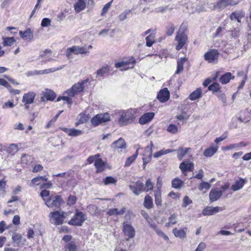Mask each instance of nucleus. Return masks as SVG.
<instances>
[{
    "label": "nucleus",
    "instance_id": "63",
    "mask_svg": "<svg viewBox=\"0 0 251 251\" xmlns=\"http://www.w3.org/2000/svg\"><path fill=\"white\" fill-rule=\"evenodd\" d=\"M206 248V243L203 242H201L199 243L195 251H204L205 250Z\"/></svg>",
    "mask_w": 251,
    "mask_h": 251
},
{
    "label": "nucleus",
    "instance_id": "27",
    "mask_svg": "<svg viewBox=\"0 0 251 251\" xmlns=\"http://www.w3.org/2000/svg\"><path fill=\"white\" fill-rule=\"evenodd\" d=\"M74 7L76 13H79L82 11L86 7L85 0H77L75 3Z\"/></svg>",
    "mask_w": 251,
    "mask_h": 251
},
{
    "label": "nucleus",
    "instance_id": "21",
    "mask_svg": "<svg viewBox=\"0 0 251 251\" xmlns=\"http://www.w3.org/2000/svg\"><path fill=\"white\" fill-rule=\"evenodd\" d=\"M238 2L233 1L232 0H221L220 2L217 3L215 5V8L218 9H223L227 6L229 5H236Z\"/></svg>",
    "mask_w": 251,
    "mask_h": 251
},
{
    "label": "nucleus",
    "instance_id": "10",
    "mask_svg": "<svg viewBox=\"0 0 251 251\" xmlns=\"http://www.w3.org/2000/svg\"><path fill=\"white\" fill-rule=\"evenodd\" d=\"M175 40L177 42L176 49L179 50L186 44L187 40V36L184 32L179 30L176 37Z\"/></svg>",
    "mask_w": 251,
    "mask_h": 251
},
{
    "label": "nucleus",
    "instance_id": "64",
    "mask_svg": "<svg viewBox=\"0 0 251 251\" xmlns=\"http://www.w3.org/2000/svg\"><path fill=\"white\" fill-rule=\"evenodd\" d=\"M100 154H97L95 155L90 156L88 157L87 161L89 164L92 163L94 161L95 162V161L98 159V157H99Z\"/></svg>",
    "mask_w": 251,
    "mask_h": 251
},
{
    "label": "nucleus",
    "instance_id": "30",
    "mask_svg": "<svg viewBox=\"0 0 251 251\" xmlns=\"http://www.w3.org/2000/svg\"><path fill=\"white\" fill-rule=\"evenodd\" d=\"M202 91L201 88H197L195 91L191 93L189 98L191 100H195L201 97Z\"/></svg>",
    "mask_w": 251,
    "mask_h": 251
},
{
    "label": "nucleus",
    "instance_id": "15",
    "mask_svg": "<svg viewBox=\"0 0 251 251\" xmlns=\"http://www.w3.org/2000/svg\"><path fill=\"white\" fill-rule=\"evenodd\" d=\"M36 94L34 92H29L26 94H25L23 96L22 102L25 103L26 108H28V104H31L33 102Z\"/></svg>",
    "mask_w": 251,
    "mask_h": 251
},
{
    "label": "nucleus",
    "instance_id": "50",
    "mask_svg": "<svg viewBox=\"0 0 251 251\" xmlns=\"http://www.w3.org/2000/svg\"><path fill=\"white\" fill-rule=\"evenodd\" d=\"M12 240L13 242L16 244V246L20 245L22 241V237L19 234H14L12 236Z\"/></svg>",
    "mask_w": 251,
    "mask_h": 251
},
{
    "label": "nucleus",
    "instance_id": "58",
    "mask_svg": "<svg viewBox=\"0 0 251 251\" xmlns=\"http://www.w3.org/2000/svg\"><path fill=\"white\" fill-rule=\"evenodd\" d=\"M244 16L242 13L240 12H233L230 15V19L231 20H236L237 19H241Z\"/></svg>",
    "mask_w": 251,
    "mask_h": 251
},
{
    "label": "nucleus",
    "instance_id": "16",
    "mask_svg": "<svg viewBox=\"0 0 251 251\" xmlns=\"http://www.w3.org/2000/svg\"><path fill=\"white\" fill-rule=\"evenodd\" d=\"M56 97L55 93L51 90L46 89L42 93L41 99L43 101L53 100Z\"/></svg>",
    "mask_w": 251,
    "mask_h": 251
},
{
    "label": "nucleus",
    "instance_id": "33",
    "mask_svg": "<svg viewBox=\"0 0 251 251\" xmlns=\"http://www.w3.org/2000/svg\"><path fill=\"white\" fill-rule=\"evenodd\" d=\"M211 184L210 183L201 181L199 186V190L201 191H203V193H206L210 188Z\"/></svg>",
    "mask_w": 251,
    "mask_h": 251
},
{
    "label": "nucleus",
    "instance_id": "41",
    "mask_svg": "<svg viewBox=\"0 0 251 251\" xmlns=\"http://www.w3.org/2000/svg\"><path fill=\"white\" fill-rule=\"evenodd\" d=\"M183 185V181L178 178H176L172 180V187L176 189L181 188Z\"/></svg>",
    "mask_w": 251,
    "mask_h": 251
},
{
    "label": "nucleus",
    "instance_id": "11",
    "mask_svg": "<svg viewBox=\"0 0 251 251\" xmlns=\"http://www.w3.org/2000/svg\"><path fill=\"white\" fill-rule=\"evenodd\" d=\"M123 230L125 235L127 237L126 239V241H128L135 236V230L134 228L130 224L125 222L124 223Z\"/></svg>",
    "mask_w": 251,
    "mask_h": 251
},
{
    "label": "nucleus",
    "instance_id": "54",
    "mask_svg": "<svg viewBox=\"0 0 251 251\" xmlns=\"http://www.w3.org/2000/svg\"><path fill=\"white\" fill-rule=\"evenodd\" d=\"M50 192L48 190H42L40 193V196L43 199L45 203L46 201L50 197Z\"/></svg>",
    "mask_w": 251,
    "mask_h": 251
},
{
    "label": "nucleus",
    "instance_id": "35",
    "mask_svg": "<svg viewBox=\"0 0 251 251\" xmlns=\"http://www.w3.org/2000/svg\"><path fill=\"white\" fill-rule=\"evenodd\" d=\"M153 200L152 198L147 195L145 197L144 201V206L147 209H151L153 207Z\"/></svg>",
    "mask_w": 251,
    "mask_h": 251
},
{
    "label": "nucleus",
    "instance_id": "1",
    "mask_svg": "<svg viewBox=\"0 0 251 251\" xmlns=\"http://www.w3.org/2000/svg\"><path fill=\"white\" fill-rule=\"evenodd\" d=\"M92 48L93 47L91 45L84 46H73L67 49L66 56L68 59H73L74 54H89L90 53L89 50Z\"/></svg>",
    "mask_w": 251,
    "mask_h": 251
},
{
    "label": "nucleus",
    "instance_id": "22",
    "mask_svg": "<svg viewBox=\"0 0 251 251\" xmlns=\"http://www.w3.org/2000/svg\"><path fill=\"white\" fill-rule=\"evenodd\" d=\"M179 168L183 173L191 172L194 169V164L188 161H184L179 165Z\"/></svg>",
    "mask_w": 251,
    "mask_h": 251
},
{
    "label": "nucleus",
    "instance_id": "19",
    "mask_svg": "<svg viewBox=\"0 0 251 251\" xmlns=\"http://www.w3.org/2000/svg\"><path fill=\"white\" fill-rule=\"evenodd\" d=\"M223 192L218 188L212 189L209 193V201L214 202L217 201L222 195Z\"/></svg>",
    "mask_w": 251,
    "mask_h": 251
},
{
    "label": "nucleus",
    "instance_id": "57",
    "mask_svg": "<svg viewBox=\"0 0 251 251\" xmlns=\"http://www.w3.org/2000/svg\"><path fill=\"white\" fill-rule=\"evenodd\" d=\"M151 151H150L149 152V156H145L143 157V168L144 169H145L146 166L148 163H149L151 159Z\"/></svg>",
    "mask_w": 251,
    "mask_h": 251
},
{
    "label": "nucleus",
    "instance_id": "9",
    "mask_svg": "<svg viewBox=\"0 0 251 251\" xmlns=\"http://www.w3.org/2000/svg\"><path fill=\"white\" fill-rule=\"evenodd\" d=\"M65 65H62L58 68H52L48 69H45L43 70H34L33 71H29L26 73V75L27 76H31L38 75L48 74L50 73L54 72L57 71H59L64 68Z\"/></svg>",
    "mask_w": 251,
    "mask_h": 251
},
{
    "label": "nucleus",
    "instance_id": "60",
    "mask_svg": "<svg viewBox=\"0 0 251 251\" xmlns=\"http://www.w3.org/2000/svg\"><path fill=\"white\" fill-rule=\"evenodd\" d=\"M220 89V85L218 83H214L210 85L208 87V89L213 92H217Z\"/></svg>",
    "mask_w": 251,
    "mask_h": 251
},
{
    "label": "nucleus",
    "instance_id": "39",
    "mask_svg": "<svg viewBox=\"0 0 251 251\" xmlns=\"http://www.w3.org/2000/svg\"><path fill=\"white\" fill-rule=\"evenodd\" d=\"M18 151V147L17 144H11L6 147V151L8 153L14 155Z\"/></svg>",
    "mask_w": 251,
    "mask_h": 251
},
{
    "label": "nucleus",
    "instance_id": "62",
    "mask_svg": "<svg viewBox=\"0 0 251 251\" xmlns=\"http://www.w3.org/2000/svg\"><path fill=\"white\" fill-rule=\"evenodd\" d=\"M51 25V20L47 18H44L41 22V26L42 27H48Z\"/></svg>",
    "mask_w": 251,
    "mask_h": 251
},
{
    "label": "nucleus",
    "instance_id": "51",
    "mask_svg": "<svg viewBox=\"0 0 251 251\" xmlns=\"http://www.w3.org/2000/svg\"><path fill=\"white\" fill-rule=\"evenodd\" d=\"M167 131L172 134H175L177 133L178 128L174 124H170L167 127Z\"/></svg>",
    "mask_w": 251,
    "mask_h": 251
},
{
    "label": "nucleus",
    "instance_id": "5",
    "mask_svg": "<svg viewBox=\"0 0 251 251\" xmlns=\"http://www.w3.org/2000/svg\"><path fill=\"white\" fill-rule=\"evenodd\" d=\"M87 81V80H85L75 84L70 89L65 92V95L74 97L78 93L83 91L84 88V84Z\"/></svg>",
    "mask_w": 251,
    "mask_h": 251
},
{
    "label": "nucleus",
    "instance_id": "28",
    "mask_svg": "<svg viewBox=\"0 0 251 251\" xmlns=\"http://www.w3.org/2000/svg\"><path fill=\"white\" fill-rule=\"evenodd\" d=\"M126 210V209L125 207H122L120 209L117 208H111L107 211V214L109 216L123 215L125 213Z\"/></svg>",
    "mask_w": 251,
    "mask_h": 251
},
{
    "label": "nucleus",
    "instance_id": "20",
    "mask_svg": "<svg viewBox=\"0 0 251 251\" xmlns=\"http://www.w3.org/2000/svg\"><path fill=\"white\" fill-rule=\"evenodd\" d=\"M154 113L148 112L143 115L139 119V123L141 125H145L150 122L154 117Z\"/></svg>",
    "mask_w": 251,
    "mask_h": 251
},
{
    "label": "nucleus",
    "instance_id": "4",
    "mask_svg": "<svg viewBox=\"0 0 251 251\" xmlns=\"http://www.w3.org/2000/svg\"><path fill=\"white\" fill-rule=\"evenodd\" d=\"M63 202L61 197L58 195H51L46 201L45 204L50 208H59Z\"/></svg>",
    "mask_w": 251,
    "mask_h": 251
},
{
    "label": "nucleus",
    "instance_id": "26",
    "mask_svg": "<svg viewBox=\"0 0 251 251\" xmlns=\"http://www.w3.org/2000/svg\"><path fill=\"white\" fill-rule=\"evenodd\" d=\"M51 50L47 49L40 52L39 57L42 59V62H47L51 60Z\"/></svg>",
    "mask_w": 251,
    "mask_h": 251
},
{
    "label": "nucleus",
    "instance_id": "38",
    "mask_svg": "<svg viewBox=\"0 0 251 251\" xmlns=\"http://www.w3.org/2000/svg\"><path fill=\"white\" fill-rule=\"evenodd\" d=\"M138 150L139 149L136 150L135 153L133 155L128 157L126 159L125 162V166L128 167L134 162L138 155Z\"/></svg>",
    "mask_w": 251,
    "mask_h": 251
},
{
    "label": "nucleus",
    "instance_id": "31",
    "mask_svg": "<svg viewBox=\"0 0 251 251\" xmlns=\"http://www.w3.org/2000/svg\"><path fill=\"white\" fill-rule=\"evenodd\" d=\"M218 149V147L217 146H211L204 151L203 154L206 157H211L217 151Z\"/></svg>",
    "mask_w": 251,
    "mask_h": 251
},
{
    "label": "nucleus",
    "instance_id": "40",
    "mask_svg": "<svg viewBox=\"0 0 251 251\" xmlns=\"http://www.w3.org/2000/svg\"><path fill=\"white\" fill-rule=\"evenodd\" d=\"M190 149L189 148H180L176 151L177 152V157L179 160H181L184 156L188 152V151Z\"/></svg>",
    "mask_w": 251,
    "mask_h": 251
},
{
    "label": "nucleus",
    "instance_id": "6",
    "mask_svg": "<svg viewBox=\"0 0 251 251\" xmlns=\"http://www.w3.org/2000/svg\"><path fill=\"white\" fill-rule=\"evenodd\" d=\"M86 219L87 217L85 214L77 210L75 214L69 222V224L71 225L80 226Z\"/></svg>",
    "mask_w": 251,
    "mask_h": 251
},
{
    "label": "nucleus",
    "instance_id": "29",
    "mask_svg": "<svg viewBox=\"0 0 251 251\" xmlns=\"http://www.w3.org/2000/svg\"><path fill=\"white\" fill-rule=\"evenodd\" d=\"M234 78V76L232 75L229 72L226 73L222 75L220 78V81L222 84H226L229 82V81Z\"/></svg>",
    "mask_w": 251,
    "mask_h": 251
},
{
    "label": "nucleus",
    "instance_id": "52",
    "mask_svg": "<svg viewBox=\"0 0 251 251\" xmlns=\"http://www.w3.org/2000/svg\"><path fill=\"white\" fill-rule=\"evenodd\" d=\"M146 45L148 47H151L154 43V37L152 35H150L146 38Z\"/></svg>",
    "mask_w": 251,
    "mask_h": 251
},
{
    "label": "nucleus",
    "instance_id": "23",
    "mask_svg": "<svg viewBox=\"0 0 251 251\" xmlns=\"http://www.w3.org/2000/svg\"><path fill=\"white\" fill-rule=\"evenodd\" d=\"M247 182L246 179L240 178L236 180L234 184H233L231 188L233 191H238L244 187V185Z\"/></svg>",
    "mask_w": 251,
    "mask_h": 251
},
{
    "label": "nucleus",
    "instance_id": "61",
    "mask_svg": "<svg viewBox=\"0 0 251 251\" xmlns=\"http://www.w3.org/2000/svg\"><path fill=\"white\" fill-rule=\"evenodd\" d=\"M240 29L239 28H234V30L229 31L230 37L231 38H237L239 35Z\"/></svg>",
    "mask_w": 251,
    "mask_h": 251
},
{
    "label": "nucleus",
    "instance_id": "17",
    "mask_svg": "<svg viewBox=\"0 0 251 251\" xmlns=\"http://www.w3.org/2000/svg\"><path fill=\"white\" fill-rule=\"evenodd\" d=\"M157 99L161 102L168 101L170 98V92L167 88H165L158 92L157 96Z\"/></svg>",
    "mask_w": 251,
    "mask_h": 251
},
{
    "label": "nucleus",
    "instance_id": "14",
    "mask_svg": "<svg viewBox=\"0 0 251 251\" xmlns=\"http://www.w3.org/2000/svg\"><path fill=\"white\" fill-rule=\"evenodd\" d=\"M129 188L133 193L137 196L145 192L144 190V184L140 181H137L130 185Z\"/></svg>",
    "mask_w": 251,
    "mask_h": 251
},
{
    "label": "nucleus",
    "instance_id": "8",
    "mask_svg": "<svg viewBox=\"0 0 251 251\" xmlns=\"http://www.w3.org/2000/svg\"><path fill=\"white\" fill-rule=\"evenodd\" d=\"M135 63V59L131 57L128 60L116 63L115 66L117 68H121V71H126L133 68Z\"/></svg>",
    "mask_w": 251,
    "mask_h": 251
},
{
    "label": "nucleus",
    "instance_id": "36",
    "mask_svg": "<svg viewBox=\"0 0 251 251\" xmlns=\"http://www.w3.org/2000/svg\"><path fill=\"white\" fill-rule=\"evenodd\" d=\"M187 61V59L185 57L181 58L177 61V70L176 72V74H179L183 70L184 63Z\"/></svg>",
    "mask_w": 251,
    "mask_h": 251
},
{
    "label": "nucleus",
    "instance_id": "59",
    "mask_svg": "<svg viewBox=\"0 0 251 251\" xmlns=\"http://www.w3.org/2000/svg\"><path fill=\"white\" fill-rule=\"evenodd\" d=\"M112 3V1H111L107 3H106L104 7H103L101 15V16H104L108 11L109 9L110 8L111 6V4Z\"/></svg>",
    "mask_w": 251,
    "mask_h": 251
},
{
    "label": "nucleus",
    "instance_id": "2",
    "mask_svg": "<svg viewBox=\"0 0 251 251\" xmlns=\"http://www.w3.org/2000/svg\"><path fill=\"white\" fill-rule=\"evenodd\" d=\"M119 113L120 116L118 122L121 126H126L131 123L135 118V111L133 109L121 111Z\"/></svg>",
    "mask_w": 251,
    "mask_h": 251
},
{
    "label": "nucleus",
    "instance_id": "32",
    "mask_svg": "<svg viewBox=\"0 0 251 251\" xmlns=\"http://www.w3.org/2000/svg\"><path fill=\"white\" fill-rule=\"evenodd\" d=\"M173 232L176 237L180 239H184L186 237V231L182 229H178L176 228H175L173 230Z\"/></svg>",
    "mask_w": 251,
    "mask_h": 251
},
{
    "label": "nucleus",
    "instance_id": "18",
    "mask_svg": "<svg viewBox=\"0 0 251 251\" xmlns=\"http://www.w3.org/2000/svg\"><path fill=\"white\" fill-rule=\"evenodd\" d=\"M111 148L114 150L119 151L123 149H126V142L122 138H120L117 140L114 141L111 146Z\"/></svg>",
    "mask_w": 251,
    "mask_h": 251
},
{
    "label": "nucleus",
    "instance_id": "3",
    "mask_svg": "<svg viewBox=\"0 0 251 251\" xmlns=\"http://www.w3.org/2000/svg\"><path fill=\"white\" fill-rule=\"evenodd\" d=\"M66 213L62 211H56L50 213L49 217L50 223L54 225H61L66 218Z\"/></svg>",
    "mask_w": 251,
    "mask_h": 251
},
{
    "label": "nucleus",
    "instance_id": "47",
    "mask_svg": "<svg viewBox=\"0 0 251 251\" xmlns=\"http://www.w3.org/2000/svg\"><path fill=\"white\" fill-rule=\"evenodd\" d=\"M65 251H76V246L74 242H71L65 246Z\"/></svg>",
    "mask_w": 251,
    "mask_h": 251
},
{
    "label": "nucleus",
    "instance_id": "56",
    "mask_svg": "<svg viewBox=\"0 0 251 251\" xmlns=\"http://www.w3.org/2000/svg\"><path fill=\"white\" fill-rule=\"evenodd\" d=\"M15 105L12 101L8 100L3 104L2 107L4 109H6L8 108H12Z\"/></svg>",
    "mask_w": 251,
    "mask_h": 251
},
{
    "label": "nucleus",
    "instance_id": "53",
    "mask_svg": "<svg viewBox=\"0 0 251 251\" xmlns=\"http://www.w3.org/2000/svg\"><path fill=\"white\" fill-rule=\"evenodd\" d=\"M130 12V10H125L118 16L119 20L121 22L125 21L127 18V15L129 14Z\"/></svg>",
    "mask_w": 251,
    "mask_h": 251
},
{
    "label": "nucleus",
    "instance_id": "43",
    "mask_svg": "<svg viewBox=\"0 0 251 251\" xmlns=\"http://www.w3.org/2000/svg\"><path fill=\"white\" fill-rule=\"evenodd\" d=\"M72 97H70V96H69L68 95H65V92H64L63 93V96L59 97L57 99V101H59L61 100H65L67 102V103L68 104H69L71 106L72 103Z\"/></svg>",
    "mask_w": 251,
    "mask_h": 251
},
{
    "label": "nucleus",
    "instance_id": "12",
    "mask_svg": "<svg viewBox=\"0 0 251 251\" xmlns=\"http://www.w3.org/2000/svg\"><path fill=\"white\" fill-rule=\"evenodd\" d=\"M219 53L216 50H211L204 54V59L208 63H213L217 61Z\"/></svg>",
    "mask_w": 251,
    "mask_h": 251
},
{
    "label": "nucleus",
    "instance_id": "44",
    "mask_svg": "<svg viewBox=\"0 0 251 251\" xmlns=\"http://www.w3.org/2000/svg\"><path fill=\"white\" fill-rule=\"evenodd\" d=\"M154 197H155V204L157 206H161L162 204L161 191H154Z\"/></svg>",
    "mask_w": 251,
    "mask_h": 251
},
{
    "label": "nucleus",
    "instance_id": "48",
    "mask_svg": "<svg viewBox=\"0 0 251 251\" xmlns=\"http://www.w3.org/2000/svg\"><path fill=\"white\" fill-rule=\"evenodd\" d=\"M2 39L3 40L2 44L3 46L4 47L11 46L15 42L14 37L3 38Z\"/></svg>",
    "mask_w": 251,
    "mask_h": 251
},
{
    "label": "nucleus",
    "instance_id": "42",
    "mask_svg": "<svg viewBox=\"0 0 251 251\" xmlns=\"http://www.w3.org/2000/svg\"><path fill=\"white\" fill-rule=\"evenodd\" d=\"M177 216L176 214H172L168 219V222L165 225L166 226L169 227L175 224L177 222Z\"/></svg>",
    "mask_w": 251,
    "mask_h": 251
},
{
    "label": "nucleus",
    "instance_id": "34",
    "mask_svg": "<svg viewBox=\"0 0 251 251\" xmlns=\"http://www.w3.org/2000/svg\"><path fill=\"white\" fill-rule=\"evenodd\" d=\"M104 166V163L101 159L98 158L95 162V166L98 172H100L103 171Z\"/></svg>",
    "mask_w": 251,
    "mask_h": 251
},
{
    "label": "nucleus",
    "instance_id": "45",
    "mask_svg": "<svg viewBox=\"0 0 251 251\" xmlns=\"http://www.w3.org/2000/svg\"><path fill=\"white\" fill-rule=\"evenodd\" d=\"M154 184L151 182L150 179H148L145 184H144V190L145 192H148L152 190L153 188Z\"/></svg>",
    "mask_w": 251,
    "mask_h": 251
},
{
    "label": "nucleus",
    "instance_id": "49",
    "mask_svg": "<svg viewBox=\"0 0 251 251\" xmlns=\"http://www.w3.org/2000/svg\"><path fill=\"white\" fill-rule=\"evenodd\" d=\"M103 182L104 185H108L109 184H115L117 180L112 176H107L103 179Z\"/></svg>",
    "mask_w": 251,
    "mask_h": 251
},
{
    "label": "nucleus",
    "instance_id": "25",
    "mask_svg": "<svg viewBox=\"0 0 251 251\" xmlns=\"http://www.w3.org/2000/svg\"><path fill=\"white\" fill-rule=\"evenodd\" d=\"M62 131L66 133L70 136H78L82 134V131L75 128H68L66 127H62L61 128Z\"/></svg>",
    "mask_w": 251,
    "mask_h": 251
},
{
    "label": "nucleus",
    "instance_id": "37",
    "mask_svg": "<svg viewBox=\"0 0 251 251\" xmlns=\"http://www.w3.org/2000/svg\"><path fill=\"white\" fill-rule=\"evenodd\" d=\"M174 151H176L175 150H171V149H163L161 150H160L158 151L157 152H155L154 154H153V156L154 158H159L161 157V156L166 154L168 153L172 152Z\"/></svg>",
    "mask_w": 251,
    "mask_h": 251
},
{
    "label": "nucleus",
    "instance_id": "24",
    "mask_svg": "<svg viewBox=\"0 0 251 251\" xmlns=\"http://www.w3.org/2000/svg\"><path fill=\"white\" fill-rule=\"evenodd\" d=\"M19 34L23 39L31 41L33 38V33L30 28H27L25 31H20Z\"/></svg>",
    "mask_w": 251,
    "mask_h": 251
},
{
    "label": "nucleus",
    "instance_id": "55",
    "mask_svg": "<svg viewBox=\"0 0 251 251\" xmlns=\"http://www.w3.org/2000/svg\"><path fill=\"white\" fill-rule=\"evenodd\" d=\"M192 203V201L187 196H185L183 199L182 207L186 208L189 204Z\"/></svg>",
    "mask_w": 251,
    "mask_h": 251
},
{
    "label": "nucleus",
    "instance_id": "13",
    "mask_svg": "<svg viewBox=\"0 0 251 251\" xmlns=\"http://www.w3.org/2000/svg\"><path fill=\"white\" fill-rule=\"evenodd\" d=\"M223 210L224 208L222 207L206 206L203 209L202 214L203 216H211Z\"/></svg>",
    "mask_w": 251,
    "mask_h": 251
},
{
    "label": "nucleus",
    "instance_id": "7",
    "mask_svg": "<svg viewBox=\"0 0 251 251\" xmlns=\"http://www.w3.org/2000/svg\"><path fill=\"white\" fill-rule=\"evenodd\" d=\"M110 120L108 113L99 114L94 116L91 120V124L95 126L103 123L109 121Z\"/></svg>",
    "mask_w": 251,
    "mask_h": 251
},
{
    "label": "nucleus",
    "instance_id": "46",
    "mask_svg": "<svg viewBox=\"0 0 251 251\" xmlns=\"http://www.w3.org/2000/svg\"><path fill=\"white\" fill-rule=\"evenodd\" d=\"M109 71V69L107 66L104 67L98 70L97 72V77H101L103 76L105 74H108Z\"/></svg>",
    "mask_w": 251,
    "mask_h": 251
}]
</instances>
